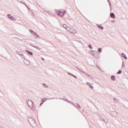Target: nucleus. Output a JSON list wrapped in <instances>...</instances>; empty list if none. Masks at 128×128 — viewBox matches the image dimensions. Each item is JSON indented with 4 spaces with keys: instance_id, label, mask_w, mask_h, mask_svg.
<instances>
[{
    "instance_id": "17",
    "label": "nucleus",
    "mask_w": 128,
    "mask_h": 128,
    "mask_svg": "<svg viewBox=\"0 0 128 128\" xmlns=\"http://www.w3.org/2000/svg\"><path fill=\"white\" fill-rule=\"evenodd\" d=\"M42 100H44V98H42ZM42 100V102L40 104V106H42V104L44 102H46V100Z\"/></svg>"
},
{
    "instance_id": "32",
    "label": "nucleus",
    "mask_w": 128,
    "mask_h": 128,
    "mask_svg": "<svg viewBox=\"0 0 128 128\" xmlns=\"http://www.w3.org/2000/svg\"><path fill=\"white\" fill-rule=\"evenodd\" d=\"M16 54H18V51H16Z\"/></svg>"
},
{
    "instance_id": "42",
    "label": "nucleus",
    "mask_w": 128,
    "mask_h": 128,
    "mask_svg": "<svg viewBox=\"0 0 128 128\" xmlns=\"http://www.w3.org/2000/svg\"><path fill=\"white\" fill-rule=\"evenodd\" d=\"M102 120H104V122H106V121L102 119Z\"/></svg>"
},
{
    "instance_id": "47",
    "label": "nucleus",
    "mask_w": 128,
    "mask_h": 128,
    "mask_svg": "<svg viewBox=\"0 0 128 128\" xmlns=\"http://www.w3.org/2000/svg\"><path fill=\"white\" fill-rule=\"evenodd\" d=\"M27 60V62H28V60Z\"/></svg>"
},
{
    "instance_id": "26",
    "label": "nucleus",
    "mask_w": 128,
    "mask_h": 128,
    "mask_svg": "<svg viewBox=\"0 0 128 128\" xmlns=\"http://www.w3.org/2000/svg\"><path fill=\"white\" fill-rule=\"evenodd\" d=\"M78 70H80V72H82V74H86V72H84L82 70L80 69L79 68Z\"/></svg>"
},
{
    "instance_id": "30",
    "label": "nucleus",
    "mask_w": 128,
    "mask_h": 128,
    "mask_svg": "<svg viewBox=\"0 0 128 128\" xmlns=\"http://www.w3.org/2000/svg\"><path fill=\"white\" fill-rule=\"evenodd\" d=\"M87 84H88V86H91L92 85L90 82H88Z\"/></svg>"
},
{
    "instance_id": "40",
    "label": "nucleus",
    "mask_w": 128,
    "mask_h": 128,
    "mask_svg": "<svg viewBox=\"0 0 128 128\" xmlns=\"http://www.w3.org/2000/svg\"><path fill=\"white\" fill-rule=\"evenodd\" d=\"M124 62H122V66H124Z\"/></svg>"
},
{
    "instance_id": "37",
    "label": "nucleus",
    "mask_w": 128,
    "mask_h": 128,
    "mask_svg": "<svg viewBox=\"0 0 128 128\" xmlns=\"http://www.w3.org/2000/svg\"><path fill=\"white\" fill-rule=\"evenodd\" d=\"M23 4H24V6H26V4H24V3H23Z\"/></svg>"
},
{
    "instance_id": "3",
    "label": "nucleus",
    "mask_w": 128,
    "mask_h": 128,
    "mask_svg": "<svg viewBox=\"0 0 128 128\" xmlns=\"http://www.w3.org/2000/svg\"><path fill=\"white\" fill-rule=\"evenodd\" d=\"M59 100H64L65 102H68L69 104H72V106H74V103L70 101V100H68V98L66 96L64 98H59Z\"/></svg>"
},
{
    "instance_id": "52",
    "label": "nucleus",
    "mask_w": 128,
    "mask_h": 128,
    "mask_svg": "<svg viewBox=\"0 0 128 128\" xmlns=\"http://www.w3.org/2000/svg\"><path fill=\"white\" fill-rule=\"evenodd\" d=\"M24 58H25L24 57Z\"/></svg>"
},
{
    "instance_id": "27",
    "label": "nucleus",
    "mask_w": 128,
    "mask_h": 128,
    "mask_svg": "<svg viewBox=\"0 0 128 128\" xmlns=\"http://www.w3.org/2000/svg\"><path fill=\"white\" fill-rule=\"evenodd\" d=\"M30 32L32 34H34V32L32 30H30Z\"/></svg>"
},
{
    "instance_id": "36",
    "label": "nucleus",
    "mask_w": 128,
    "mask_h": 128,
    "mask_svg": "<svg viewBox=\"0 0 128 128\" xmlns=\"http://www.w3.org/2000/svg\"><path fill=\"white\" fill-rule=\"evenodd\" d=\"M23 4H24V6H26V4H24V3H23Z\"/></svg>"
},
{
    "instance_id": "28",
    "label": "nucleus",
    "mask_w": 128,
    "mask_h": 128,
    "mask_svg": "<svg viewBox=\"0 0 128 128\" xmlns=\"http://www.w3.org/2000/svg\"><path fill=\"white\" fill-rule=\"evenodd\" d=\"M72 76H74L75 78H78V77L76 76H74V74H72Z\"/></svg>"
},
{
    "instance_id": "8",
    "label": "nucleus",
    "mask_w": 128,
    "mask_h": 128,
    "mask_svg": "<svg viewBox=\"0 0 128 128\" xmlns=\"http://www.w3.org/2000/svg\"><path fill=\"white\" fill-rule=\"evenodd\" d=\"M30 45L31 46H33V48H36L38 50H40V48L38 47V46H32V44H30Z\"/></svg>"
},
{
    "instance_id": "20",
    "label": "nucleus",
    "mask_w": 128,
    "mask_h": 128,
    "mask_svg": "<svg viewBox=\"0 0 128 128\" xmlns=\"http://www.w3.org/2000/svg\"><path fill=\"white\" fill-rule=\"evenodd\" d=\"M122 72V70H120L118 72H117V74H120Z\"/></svg>"
},
{
    "instance_id": "33",
    "label": "nucleus",
    "mask_w": 128,
    "mask_h": 128,
    "mask_svg": "<svg viewBox=\"0 0 128 128\" xmlns=\"http://www.w3.org/2000/svg\"><path fill=\"white\" fill-rule=\"evenodd\" d=\"M90 88H94V86H92V85H91V86H90Z\"/></svg>"
},
{
    "instance_id": "1",
    "label": "nucleus",
    "mask_w": 128,
    "mask_h": 128,
    "mask_svg": "<svg viewBox=\"0 0 128 128\" xmlns=\"http://www.w3.org/2000/svg\"><path fill=\"white\" fill-rule=\"evenodd\" d=\"M28 121L29 124L32 126V128H34L36 126V120L32 118V117H29L28 118Z\"/></svg>"
},
{
    "instance_id": "45",
    "label": "nucleus",
    "mask_w": 128,
    "mask_h": 128,
    "mask_svg": "<svg viewBox=\"0 0 128 128\" xmlns=\"http://www.w3.org/2000/svg\"><path fill=\"white\" fill-rule=\"evenodd\" d=\"M113 22H116V21H114H114H113Z\"/></svg>"
},
{
    "instance_id": "18",
    "label": "nucleus",
    "mask_w": 128,
    "mask_h": 128,
    "mask_svg": "<svg viewBox=\"0 0 128 128\" xmlns=\"http://www.w3.org/2000/svg\"><path fill=\"white\" fill-rule=\"evenodd\" d=\"M111 80H116V76H111Z\"/></svg>"
},
{
    "instance_id": "13",
    "label": "nucleus",
    "mask_w": 128,
    "mask_h": 128,
    "mask_svg": "<svg viewBox=\"0 0 128 128\" xmlns=\"http://www.w3.org/2000/svg\"><path fill=\"white\" fill-rule=\"evenodd\" d=\"M74 106H75V108H82V107H80V104H76L73 105Z\"/></svg>"
},
{
    "instance_id": "50",
    "label": "nucleus",
    "mask_w": 128,
    "mask_h": 128,
    "mask_svg": "<svg viewBox=\"0 0 128 128\" xmlns=\"http://www.w3.org/2000/svg\"><path fill=\"white\" fill-rule=\"evenodd\" d=\"M29 64H30V62H29V64H28V66H29Z\"/></svg>"
},
{
    "instance_id": "23",
    "label": "nucleus",
    "mask_w": 128,
    "mask_h": 128,
    "mask_svg": "<svg viewBox=\"0 0 128 128\" xmlns=\"http://www.w3.org/2000/svg\"><path fill=\"white\" fill-rule=\"evenodd\" d=\"M88 46L89 48H90V50H92V45L89 44Z\"/></svg>"
},
{
    "instance_id": "12",
    "label": "nucleus",
    "mask_w": 128,
    "mask_h": 128,
    "mask_svg": "<svg viewBox=\"0 0 128 128\" xmlns=\"http://www.w3.org/2000/svg\"><path fill=\"white\" fill-rule=\"evenodd\" d=\"M113 114L114 118H118V112H113Z\"/></svg>"
},
{
    "instance_id": "44",
    "label": "nucleus",
    "mask_w": 128,
    "mask_h": 128,
    "mask_svg": "<svg viewBox=\"0 0 128 128\" xmlns=\"http://www.w3.org/2000/svg\"><path fill=\"white\" fill-rule=\"evenodd\" d=\"M108 2L109 3L110 2L109 1V0H108Z\"/></svg>"
},
{
    "instance_id": "5",
    "label": "nucleus",
    "mask_w": 128,
    "mask_h": 128,
    "mask_svg": "<svg viewBox=\"0 0 128 128\" xmlns=\"http://www.w3.org/2000/svg\"><path fill=\"white\" fill-rule=\"evenodd\" d=\"M26 104L29 108H30V106H34V102L30 100H27Z\"/></svg>"
},
{
    "instance_id": "4",
    "label": "nucleus",
    "mask_w": 128,
    "mask_h": 128,
    "mask_svg": "<svg viewBox=\"0 0 128 128\" xmlns=\"http://www.w3.org/2000/svg\"><path fill=\"white\" fill-rule=\"evenodd\" d=\"M66 30H68V32H70V34H76V30L70 29V28L68 27L66 28Z\"/></svg>"
},
{
    "instance_id": "24",
    "label": "nucleus",
    "mask_w": 128,
    "mask_h": 128,
    "mask_svg": "<svg viewBox=\"0 0 128 128\" xmlns=\"http://www.w3.org/2000/svg\"><path fill=\"white\" fill-rule=\"evenodd\" d=\"M98 52H102V48H98Z\"/></svg>"
},
{
    "instance_id": "19",
    "label": "nucleus",
    "mask_w": 128,
    "mask_h": 128,
    "mask_svg": "<svg viewBox=\"0 0 128 128\" xmlns=\"http://www.w3.org/2000/svg\"><path fill=\"white\" fill-rule=\"evenodd\" d=\"M114 100L115 101V102H116L117 104H118V100L116 98H114Z\"/></svg>"
},
{
    "instance_id": "25",
    "label": "nucleus",
    "mask_w": 128,
    "mask_h": 128,
    "mask_svg": "<svg viewBox=\"0 0 128 128\" xmlns=\"http://www.w3.org/2000/svg\"><path fill=\"white\" fill-rule=\"evenodd\" d=\"M88 76H90V78H91V80H94V76H92L90 75H88Z\"/></svg>"
},
{
    "instance_id": "49",
    "label": "nucleus",
    "mask_w": 128,
    "mask_h": 128,
    "mask_svg": "<svg viewBox=\"0 0 128 128\" xmlns=\"http://www.w3.org/2000/svg\"><path fill=\"white\" fill-rule=\"evenodd\" d=\"M22 56H24V54H22Z\"/></svg>"
},
{
    "instance_id": "31",
    "label": "nucleus",
    "mask_w": 128,
    "mask_h": 128,
    "mask_svg": "<svg viewBox=\"0 0 128 128\" xmlns=\"http://www.w3.org/2000/svg\"><path fill=\"white\" fill-rule=\"evenodd\" d=\"M18 54L20 56H21V58H22V54Z\"/></svg>"
},
{
    "instance_id": "38",
    "label": "nucleus",
    "mask_w": 128,
    "mask_h": 128,
    "mask_svg": "<svg viewBox=\"0 0 128 128\" xmlns=\"http://www.w3.org/2000/svg\"><path fill=\"white\" fill-rule=\"evenodd\" d=\"M42 60H44V58H42Z\"/></svg>"
},
{
    "instance_id": "41",
    "label": "nucleus",
    "mask_w": 128,
    "mask_h": 128,
    "mask_svg": "<svg viewBox=\"0 0 128 128\" xmlns=\"http://www.w3.org/2000/svg\"><path fill=\"white\" fill-rule=\"evenodd\" d=\"M20 4H24V2H20Z\"/></svg>"
},
{
    "instance_id": "35",
    "label": "nucleus",
    "mask_w": 128,
    "mask_h": 128,
    "mask_svg": "<svg viewBox=\"0 0 128 128\" xmlns=\"http://www.w3.org/2000/svg\"><path fill=\"white\" fill-rule=\"evenodd\" d=\"M23 4H24V6H26V4H24V3H23Z\"/></svg>"
},
{
    "instance_id": "6",
    "label": "nucleus",
    "mask_w": 128,
    "mask_h": 128,
    "mask_svg": "<svg viewBox=\"0 0 128 128\" xmlns=\"http://www.w3.org/2000/svg\"><path fill=\"white\" fill-rule=\"evenodd\" d=\"M8 18H10V20H16V18H14L12 15L8 14Z\"/></svg>"
},
{
    "instance_id": "10",
    "label": "nucleus",
    "mask_w": 128,
    "mask_h": 128,
    "mask_svg": "<svg viewBox=\"0 0 128 128\" xmlns=\"http://www.w3.org/2000/svg\"><path fill=\"white\" fill-rule=\"evenodd\" d=\"M110 16L112 18H116V16L114 15V14L113 12L110 13Z\"/></svg>"
},
{
    "instance_id": "2",
    "label": "nucleus",
    "mask_w": 128,
    "mask_h": 128,
    "mask_svg": "<svg viewBox=\"0 0 128 128\" xmlns=\"http://www.w3.org/2000/svg\"><path fill=\"white\" fill-rule=\"evenodd\" d=\"M56 12L58 16H60L62 18L64 15V12L62 10H56Z\"/></svg>"
},
{
    "instance_id": "46",
    "label": "nucleus",
    "mask_w": 128,
    "mask_h": 128,
    "mask_svg": "<svg viewBox=\"0 0 128 128\" xmlns=\"http://www.w3.org/2000/svg\"><path fill=\"white\" fill-rule=\"evenodd\" d=\"M28 8V10H30V8Z\"/></svg>"
},
{
    "instance_id": "29",
    "label": "nucleus",
    "mask_w": 128,
    "mask_h": 128,
    "mask_svg": "<svg viewBox=\"0 0 128 128\" xmlns=\"http://www.w3.org/2000/svg\"><path fill=\"white\" fill-rule=\"evenodd\" d=\"M68 74H69L70 76H72V73H70V72H68Z\"/></svg>"
},
{
    "instance_id": "11",
    "label": "nucleus",
    "mask_w": 128,
    "mask_h": 128,
    "mask_svg": "<svg viewBox=\"0 0 128 128\" xmlns=\"http://www.w3.org/2000/svg\"><path fill=\"white\" fill-rule=\"evenodd\" d=\"M122 56L125 60H128V57H126V56L124 54V53H122Z\"/></svg>"
},
{
    "instance_id": "51",
    "label": "nucleus",
    "mask_w": 128,
    "mask_h": 128,
    "mask_svg": "<svg viewBox=\"0 0 128 128\" xmlns=\"http://www.w3.org/2000/svg\"><path fill=\"white\" fill-rule=\"evenodd\" d=\"M126 108H128V107H126Z\"/></svg>"
},
{
    "instance_id": "15",
    "label": "nucleus",
    "mask_w": 128,
    "mask_h": 128,
    "mask_svg": "<svg viewBox=\"0 0 128 128\" xmlns=\"http://www.w3.org/2000/svg\"><path fill=\"white\" fill-rule=\"evenodd\" d=\"M25 51L28 54H30V56H32V52L28 51V50H26Z\"/></svg>"
},
{
    "instance_id": "34",
    "label": "nucleus",
    "mask_w": 128,
    "mask_h": 128,
    "mask_svg": "<svg viewBox=\"0 0 128 128\" xmlns=\"http://www.w3.org/2000/svg\"><path fill=\"white\" fill-rule=\"evenodd\" d=\"M109 5H110V6H112V3L110 2L109 3Z\"/></svg>"
},
{
    "instance_id": "7",
    "label": "nucleus",
    "mask_w": 128,
    "mask_h": 128,
    "mask_svg": "<svg viewBox=\"0 0 128 128\" xmlns=\"http://www.w3.org/2000/svg\"><path fill=\"white\" fill-rule=\"evenodd\" d=\"M33 36H34L35 38H40V36L36 34V32H34Z\"/></svg>"
},
{
    "instance_id": "39",
    "label": "nucleus",
    "mask_w": 128,
    "mask_h": 128,
    "mask_svg": "<svg viewBox=\"0 0 128 128\" xmlns=\"http://www.w3.org/2000/svg\"><path fill=\"white\" fill-rule=\"evenodd\" d=\"M76 68H77L78 70H79L80 68H78V67H75Z\"/></svg>"
},
{
    "instance_id": "48",
    "label": "nucleus",
    "mask_w": 128,
    "mask_h": 128,
    "mask_svg": "<svg viewBox=\"0 0 128 128\" xmlns=\"http://www.w3.org/2000/svg\"><path fill=\"white\" fill-rule=\"evenodd\" d=\"M97 52V54H98V52Z\"/></svg>"
},
{
    "instance_id": "22",
    "label": "nucleus",
    "mask_w": 128,
    "mask_h": 128,
    "mask_svg": "<svg viewBox=\"0 0 128 128\" xmlns=\"http://www.w3.org/2000/svg\"><path fill=\"white\" fill-rule=\"evenodd\" d=\"M63 28H66V30L68 28H66V24H63Z\"/></svg>"
},
{
    "instance_id": "43",
    "label": "nucleus",
    "mask_w": 128,
    "mask_h": 128,
    "mask_svg": "<svg viewBox=\"0 0 128 128\" xmlns=\"http://www.w3.org/2000/svg\"><path fill=\"white\" fill-rule=\"evenodd\" d=\"M26 7L28 8V6H26Z\"/></svg>"
},
{
    "instance_id": "16",
    "label": "nucleus",
    "mask_w": 128,
    "mask_h": 128,
    "mask_svg": "<svg viewBox=\"0 0 128 128\" xmlns=\"http://www.w3.org/2000/svg\"><path fill=\"white\" fill-rule=\"evenodd\" d=\"M42 100H44V98H42ZM42 100V102L40 104V106H42V104L44 102H46V100Z\"/></svg>"
},
{
    "instance_id": "14",
    "label": "nucleus",
    "mask_w": 128,
    "mask_h": 128,
    "mask_svg": "<svg viewBox=\"0 0 128 128\" xmlns=\"http://www.w3.org/2000/svg\"><path fill=\"white\" fill-rule=\"evenodd\" d=\"M96 26L98 28H100V30H104V26H100V25H98L97 24Z\"/></svg>"
},
{
    "instance_id": "21",
    "label": "nucleus",
    "mask_w": 128,
    "mask_h": 128,
    "mask_svg": "<svg viewBox=\"0 0 128 128\" xmlns=\"http://www.w3.org/2000/svg\"><path fill=\"white\" fill-rule=\"evenodd\" d=\"M42 85L44 86V88H48V86H46V84H43Z\"/></svg>"
},
{
    "instance_id": "9",
    "label": "nucleus",
    "mask_w": 128,
    "mask_h": 128,
    "mask_svg": "<svg viewBox=\"0 0 128 128\" xmlns=\"http://www.w3.org/2000/svg\"><path fill=\"white\" fill-rule=\"evenodd\" d=\"M30 110H32L33 112H34V110H36V107L34 106V105L32 106H30Z\"/></svg>"
}]
</instances>
